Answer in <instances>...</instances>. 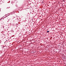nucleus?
<instances>
[{
    "label": "nucleus",
    "mask_w": 66,
    "mask_h": 66,
    "mask_svg": "<svg viewBox=\"0 0 66 66\" xmlns=\"http://www.w3.org/2000/svg\"><path fill=\"white\" fill-rule=\"evenodd\" d=\"M47 32L48 33H49V31H47Z\"/></svg>",
    "instance_id": "nucleus-1"
}]
</instances>
